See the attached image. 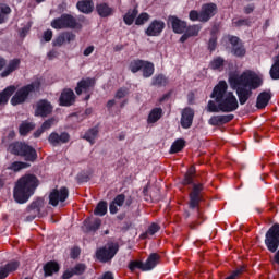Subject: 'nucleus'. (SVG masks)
<instances>
[{"label":"nucleus","instance_id":"1","mask_svg":"<svg viewBox=\"0 0 279 279\" xmlns=\"http://www.w3.org/2000/svg\"><path fill=\"white\" fill-rule=\"evenodd\" d=\"M229 84L236 90L241 106H244L252 97V90L263 86V77L252 70H245L242 74L232 72L229 74Z\"/></svg>","mask_w":279,"mask_h":279},{"label":"nucleus","instance_id":"2","mask_svg":"<svg viewBox=\"0 0 279 279\" xmlns=\"http://www.w3.org/2000/svg\"><path fill=\"white\" fill-rule=\"evenodd\" d=\"M211 98L219 104L220 112H234L239 110V100L232 92H228V83L220 81L211 93Z\"/></svg>","mask_w":279,"mask_h":279},{"label":"nucleus","instance_id":"3","mask_svg":"<svg viewBox=\"0 0 279 279\" xmlns=\"http://www.w3.org/2000/svg\"><path fill=\"white\" fill-rule=\"evenodd\" d=\"M38 189V178L34 174H25L20 178L13 190V197L17 204H25L31 195Z\"/></svg>","mask_w":279,"mask_h":279},{"label":"nucleus","instance_id":"4","mask_svg":"<svg viewBox=\"0 0 279 279\" xmlns=\"http://www.w3.org/2000/svg\"><path fill=\"white\" fill-rule=\"evenodd\" d=\"M8 151L9 154H12V156H20V158H24L26 162H36V160H38V153L36 151V148L25 142L11 143L8 147Z\"/></svg>","mask_w":279,"mask_h":279},{"label":"nucleus","instance_id":"5","mask_svg":"<svg viewBox=\"0 0 279 279\" xmlns=\"http://www.w3.org/2000/svg\"><path fill=\"white\" fill-rule=\"evenodd\" d=\"M219 12L217 5L213 2L205 3L202 5L201 12L197 10H191L189 13V19L192 23H208L213 16Z\"/></svg>","mask_w":279,"mask_h":279},{"label":"nucleus","instance_id":"6","mask_svg":"<svg viewBox=\"0 0 279 279\" xmlns=\"http://www.w3.org/2000/svg\"><path fill=\"white\" fill-rule=\"evenodd\" d=\"M41 84L43 83H40V80L37 78L31 84L19 88L13 95V97L11 98V105L19 106L21 104H25V101H27L32 93H36V90H40Z\"/></svg>","mask_w":279,"mask_h":279},{"label":"nucleus","instance_id":"7","mask_svg":"<svg viewBox=\"0 0 279 279\" xmlns=\"http://www.w3.org/2000/svg\"><path fill=\"white\" fill-rule=\"evenodd\" d=\"M52 29H75L77 20L71 14H62L50 23Z\"/></svg>","mask_w":279,"mask_h":279},{"label":"nucleus","instance_id":"8","mask_svg":"<svg viewBox=\"0 0 279 279\" xmlns=\"http://www.w3.org/2000/svg\"><path fill=\"white\" fill-rule=\"evenodd\" d=\"M265 245L269 252H277L279 247V225L275 223L266 232Z\"/></svg>","mask_w":279,"mask_h":279},{"label":"nucleus","instance_id":"9","mask_svg":"<svg viewBox=\"0 0 279 279\" xmlns=\"http://www.w3.org/2000/svg\"><path fill=\"white\" fill-rule=\"evenodd\" d=\"M117 252H119V246L117 244L109 243L96 251V258L100 263H108L111 258H114Z\"/></svg>","mask_w":279,"mask_h":279},{"label":"nucleus","instance_id":"10","mask_svg":"<svg viewBox=\"0 0 279 279\" xmlns=\"http://www.w3.org/2000/svg\"><path fill=\"white\" fill-rule=\"evenodd\" d=\"M69 199V189L62 186L61 189H53L49 194L50 206H58L59 204H64Z\"/></svg>","mask_w":279,"mask_h":279},{"label":"nucleus","instance_id":"11","mask_svg":"<svg viewBox=\"0 0 279 279\" xmlns=\"http://www.w3.org/2000/svg\"><path fill=\"white\" fill-rule=\"evenodd\" d=\"M53 112V106L47 99H40L35 104V117H49Z\"/></svg>","mask_w":279,"mask_h":279},{"label":"nucleus","instance_id":"12","mask_svg":"<svg viewBox=\"0 0 279 279\" xmlns=\"http://www.w3.org/2000/svg\"><path fill=\"white\" fill-rule=\"evenodd\" d=\"M204 191V184H193L192 192L190 193V208H199V202H202V192Z\"/></svg>","mask_w":279,"mask_h":279},{"label":"nucleus","instance_id":"13","mask_svg":"<svg viewBox=\"0 0 279 279\" xmlns=\"http://www.w3.org/2000/svg\"><path fill=\"white\" fill-rule=\"evenodd\" d=\"M166 24L162 20H154L145 31L146 36H160L165 32Z\"/></svg>","mask_w":279,"mask_h":279},{"label":"nucleus","instance_id":"14","mask_svg":"<svg viewBox=\"0 0 279 279\" xmlns=\"http://www.w3.org/2000/svg\"><path fill=\"white\" fill-rule=\"evenodd\" d=\"M40 208H43V199H36L26 208V221H34L35 217H40Z\"/></svg>","mask_w":279,"mask_h":279},{"label":"nucleus","instance_id":"15","mask_svg":"<svg viewBox=\"0 0 279 279\" xmlns=\"http://www.w3.org/2000/svg\"><path fill=\"white\" fill-rule=\"evenodd\" d=\"M199 32H202V25L199 24H192L186 26L185 31L183 32V35L180 38V43H186L189 38H195L199 36Z\"/></svg>","mask_w":279,"mask_h":279},{"label":"nucleus","instance_id":"16","mask_svg":"<svg viewBox=\"0 0 279 279\" xmlns=\"http://www.w3.org/2000/svg\"><path fill=\"white\" fill-rule=\"evenodd\" d=\"M71 140V135L66 132H62L61 134H58L56 132H52L48 136V141L50 145H53V147H57V145H63L64 143H69Z\"/></svg>","mask_w":279,"mask_h":279},{"label":"nucleus","instance_id":"17","mask_svg":"<svg viewBox=\"0 0 279 279\" xmlns=\"http://www.w3.org/2000/svg\"><path fill=\"white\" fill-rule=\"evenodd\" d=\"M229 43L232 45V53L236 56V58H243L246 53L245 47L241 43V39L236 36L229 37Z\"/></svg>","mask_w":279,"mask_h":279},{"label":"nucleus","instance_id":"18","mask_svg":"<svg viewBox=\"0 0 279 279\" xmlns=\"http://www.w3.org/2000/svg\"><path fill=\"white\" fill-rule=\"evenodd\" d=\"M96 81L95 78L86 77L82 78L77 86L75 87L76 95H82V93H88L92 88H95Z\"/></svg>","mask_w":279,"mask_h":279},{"label":"nucleus","instance_id":"19","mask_svg":"<svg viewBox=\"0 0 279 279\" xmlns=\"http://www.w3.org/2000/svg\"><path fill=\"white\" fill-rule=\"evenodd\" d=\"M195 117V112L190 107L184 108L181 113V126L184 130H189L193 125V119Z\"/></svg>","mask_w":279,"mask_h":279},{"label":"nucleus","instance_id":"20","mask_svg":"<svg viewBox=\"0 0 279 279\" xmlns=\"http://www.w3.org/2000/svg\"><path fill=\"white\" fill-rule=\"evenodd\" d=\"M19 69H21V59H11L5 69L0 73V77H10V75H12L14 71H19Z\"/></svg>","mask_w":279,"mask_h":279},{"label":"nucleus","instance_id":"21","mask_svg":"<svg viewBox=\"0 0 279 279\" xmlns=\"http://www.w3.org/2000/svg\"><path fill=\"white\" fill-rule=\"evenodd\" d=\"M75 40V34L73 32H63L52 41L53 47H62L66 43H73Z\"/></svg>","mask_w":279,"mask_h":279},{"label":"nucleus","instance_id":"22","mask_svg":"<svg viewBox=\"0 0 279 279\" xmlns=\"http://www.w3.org/2000/svg\"><path fill=\"white\" fill-rule=\"evenodd\" d=\"M60 106H73L75 104V93L73 89H63L59 98Z\"/></svg>","mask_w":279,"mask_h":279},{"label":"nucleus","instance_id":"23","mask_svg":"<svg viewBox=\"0 0 279 279\" xmlns=\"http://www.w3.org/2000/svg\"><path fill=\"white\" fill-rule=\"evenodd\" d=\"M123 204H125V194L117 195L109 205V213L111 215H117V213H119V208H121Z\"/></svg>","mask_w":279,"mask_h":279},{"label":"nucleus","instance_id":"24","mask_svg":"<svg viewBox=\"0 0 279 279\" xmlns=\"http://www.w3.org/2000/svg\"><path fill=\"white\" fill-rule=\"evenodd\" d=\"M234 119V114H226V116H213L209 119V125H226V123H230Z\"/></svg>","mask_w":279,"mask_h":279},{"label":"nucleus","instance_id":"25","mask_svg":"<svg viewBox=\"0 0 279 279\" xmlns=\"http://www.w3.org/2000/svg\"><path fill=\"white\" fill-rule=\"evenodd\" d=\"M160 263V255L158 253H151L146 262H144V271H151Z\"/></svg>","mask_w":279,"mask_h":279},{"label":"nucleus","instance_id":"26","mask_svg":"<svg viewBox=\"0 0 279 279\" xmlns=\"http://www.w3.org/2000/svg\"><path fill=\"white\" fill-rule=\"evenodd\" d=\"M97 14L101 16V19H108V16H112L114 14V9H112L108 3L101 2L96 5Z\"/></svg>","mask_w":279,"mask_h":279},{"label":"nucleus","instance_id":"27","mask_svg":"<svg viewBox=\"0 0 279 279\" xmlns=\"http://www.w3.org/2000/svg\"><path fill=\"white\" fill-rule=\"evenodd\" d=\"M76 8L83 14H90L95 10V3L93 0H80L76 3Z\"/></svg>","mask_w":279,"mask_h":279},{"label":"nucleus","instance_id":"28","mask_svg":"<svg viewBox=\"0 0 279 279\" xmlns=\"http://www.w3.org/2000/svg\"><path fill=\"white\" fill-rule=\"evenodd\" d=\"M270 100H271V93H269V92H262L257 96L256 108H258V110H263V108H267V106L269 105Z\"/></svg>","mask_w":279,"mask_h":279},{"label":"nucleus","instance_id":"29","mask_svg":"<svg viewBox=\"0 0 279 279\" xmlns=\"http://www.w3.org/2000/svg\"><path fill=\"white\" fill-rule=\"evenodd\" d=\"M171 25L174 34H184L186 26L189 25L186 22L178 19L177 16L171 17Z\"/></svg>","mask_w":279,"mask_h":279},{"label":"nucleus","instance_id":"30","mask_svg":"<svg viewBox=\"0 0 279 279\" xmlns=\"http://www.w3.org/2000/svg\"><path fill=\"white\" fill-rule=\"evenodd\" d=\"M14 93H16V86H14V85H11V86H8L7 88H4L0 93V106H5V104H8V101H10V97L13 96Z\"/></svg>","mask_w":279,"mask_h":279},{"label":"nucleus","instance_id":"31","mask_svg":"<svg viewBox=\"0 0 279 279\" xmlns=\"http://www.w3.org/2000/svg\"><path fill=\"white\" fill-rule=\"evenodd\" d=\"M162 114H163L162 108L160 107L153 108L148 114L147 123L148 124L158 123V121L162 119Z\"/></svg>","mask_w":279,"mask_h":279},{"label":"nucleus","instance_id":"32","mask_svg":"<svg viewBox=\"0 0 279 279\" xmlns=\"http://www.w3.org/2000/svg\"><path fill=\"white\" fill-rule=\"evenodd\" d=\"M12 14V8L8 3L0 2V25L8 23L10 15Z\"/></svg>","mask_w":279,"mask_h":279},{"label":"nucleus","instance_id":"33","mask_svg":"<svg viewBox=\"0 0 279 279\" xmlns=\"http://www.w3.org/2000/svg\"><path fill=\"white\" fill-rule=\"evenodd\" d=\"M137 16H138V7L135 5L133 9L128 10V12L123 16V21L125 25H133Z\"/></svg>","mask_w":279,"mask_h":279},{"label":"nucleus","instance_id":"34","mask_svg":"<svg viewBox=\"0 0 279 279\" xmlns=\"http://www.w3.org/2000/svg\"><path fill=\"white\" fill-rule=\"evenodd\" d=\"M60 271V265H58V262H48L44 266V274L45 277L53 276V274H58Z\"/></svg>","mask_w":279,"mask_h":279},{"label":"nucleus","instance_id":"35","mask_svg":"<svg viewBox=\"0 0 279 279\" xmlns=\"http://www.w3.org/2000/svg\"><path fill=\"white\" fill-rule=\"evenodd\" d=\"M195 166L190 167V169L186 171L184 179L182 181L183 186H189V184H193V179L195 178Z\"/></svg>","mask_w":279,"mask_h":279},{"label":"nucleus","instance_id":"36","mask_svg":"<svg viewBox=\"0 0 279 279\" xmlns=\"http://www.w3.org/2000/svg\"><path fill=\"white\" fill-rule=\"evenodd\" d=\"M32 165L25 162V161H14L10 165L9 169L10 171H14V173H19V171H23V169H29Z\"/></svg>","mask_w":279,"mask_h":279},{"label":"nucleus","instance_id":"37","mask_svg":"<svg viewBox=\"0 0 279 279\" xmlns=\"http://www.w3.org/2000/svg\"><path fill=\"white\" fill-rule=\"evenodd\" d=\"M143 64H145V60L136 59L130 62L129 69L131 73H138V71H143Z\"/></svg>","mask_w":279,"mask_h":279},{"label":"nucleus","instance_id":"38","mask_svg":"<svg viewBox=\"0 0 279 279\" xmlns=\"http://www.w3.org/2000/svg\"><path fill=\"white\" fill-rule=\"evenodd\" d=\"M186 145V142L184 140L179 138L171 145L170 154H179V151H182Z\"/></svg>","mask_w":279,"mask_h":279},{"label":"nucleus","instance_id":"39","mask_svg":"<svg viewBox=\"0 0 279 279\" xmlns=\"http://www.w3.org/2000/svg\"><path fill=\"white\" fill-rule=\"evenodd\" d=\"M142 71H143L144 77H151V75H154V71H155L154 63H151L149 61H144Z\"/></svg>","mask_w":279,"mask_h":279},{"label":"nucleus","instance_id":"40","mask_svg":"<svg viewBox=\"0 0 279 279\" xmlns=\"http://www.w3.org/2000/svg\"><path fill=\"white\" fill-rule=\"evenodd\" d=\"M35 125L32 122H22L20 128H19V132L21 134V136H27V134H29V132H32V130H34Z\"/></svg>","mask_w":279,"mask_h":279},{"label":"nucleus","instance_id":"41","mask_svg":"<svg viewBox=\"0 0 279 279\" xmlns=\"http://www.w3.org/2000/svg\"><path fill=\"white\" fill-rule=\"evenodd\" d=\"M106 213H108V203H106L105 201H101L97 204V206L94 210V215L104 217V215H106Z\"/></svg>","mask_w":279,"mask_h":279},{"label":"nucleus","instance_id":"42","mask_svg":"<svg viewBox=\"0 0 279 279\" xmlns=\"http://www.w3.org/2000/svg\"><path fill=\"white\" fill-rule=\"evenodd\" d=\"M158 230H160V226L158 223H151L146 230V232L141 234V239H147V236H154V234H156Z\"/></svg>","mask_w":279,"mask_h":279},{"label":"nucleus","instance_id":"43","mask_svg":"<svg viewBox=\"0 0 279 279\" xmlns=\"http://www.w3.org/2000/svg\"><path fill=\"white\" fill-rule=\"evenodd\" d=\"M151 19L149 13L147 12H142L135 19V25H145V23H148V21Z\"/></svg>","mask_w":279,"mask_h":279},{"label":"nucleus","instance_id":"44","mask_svg":"<svg viewBox=\"0 0 279 279\" xmlns=\"http://www.w3.org/2000/svg\"><path fill=\"white\" fill-rule=\"evenodd\" d=\"M129 269L131 271H135V269H141V271H145V262L132 260L129 263Z\"/></svg>","mask_w":279,"mask_h":279},{"label":"nucleus","instance_id":"45","mask_svg":"<svg viewBox=\"0 0 279 279\" xmlns=\"http://www.w3.org/2000/svg\"><path fill=\"white\" fill-rule=\"evenodd\" d=\"M97 134H99V131L97 129H89L85 135V141H88V143H95V138H97Z\"/></svg>","mask_w":279,"mask_h":279},{"label":"nucleus","instance_id":"46","mask_svg":"<svg viewBox=\"0 0 279 279\" xmlns=\"http://www.w3.org/2000/svg\"><path fill=\"white\" fill-rule=\"evenodd\" d=\"M270 77L272 80H279V56H277V59L270 69Z\"/></svg>","mask_w":279,"mask_h":279},{"label":"nucleus","instance_id":"47","mask_svg":"<svg viewBox=\"0 0 279 279\" xmlns=\"http://www.w3.org/2000/svg\"><path fill=\"white\" fill-rule=\"evenodd\" d=\"M210 69H213L214 71H219V69H223V59L221 57L214 59L210 62Z\"/></svg>","mask_w":279,"mask_h":279},{"label":"nucleus","instance_id":"48","mask_svg":"<svg viewBox=\"0 0 279 279\" xmlns=\"http://www.w3.org/2000/svg\"><path fill=\"white\" fill-rule=\"evenodd\" d=\"M3 268L5 269L8 276H10L12 271H16V269H19V262H11L7 264Z\"/></svg>","mask_w":279,"mask_h":279},{"label":"nucleus","instance_id":"49","mask_svg":"<svg viewBox=\"0 0 279 279\" xmlns=\"http://www.w3.org/2000/svg\"><path fill=\"white\" fill-rule=\"evenodd\" d=\"M54 124L56 118H49L41 124V129L44 130V132H47V130H51V128H53Z\"/></svg>","mask_w":279,"mask_h":279},{"label":"nucleus","instance_id":"50","mask_svg":"<svg viewBox=\"0 0 279 279\" xmlns=\"http://www.w3.org/2000/svg\"><path fill=\"white\" fill-rule=\"evenodd\" d=\"M74 276H82L86 271V265L77 264L75 267L72 268Z\"/></svg>","mask_w":279,"mask_h":279},{"label":"nucleus","instance_id":"51","mask_svg":"<svg viewBox=\"0 0 279 279\" xmlns=\"http://www.w3.org/2000/svg\"><path fill=\"white\" fill-rule=\"evenodd\" d=\"M154 86H166L167 85V78L165 75H158L153 80Z\"/></svg>","mask_w":279,"mask_h":279},{"label":"nucleus","instance_id":"52","mask_svg":"<svg viewBox=\"0 0 279 279\" xmlns=\"http://www.w3.org/2000/svg\"><path fill=\"white\" fill-rule=\"evenodd\" d=\"M218 104V105H217ZM215 104V101L209 100L207 108L209 112H221V109L219 107V102Z\"/></svg>","mask_w":279,"mask_h":279},{"label":"nucleus","instance_id":"53","mask_svg":"<svg viewBox=\"0 0 279 279\" xmlns=\"http://www.w3.org/2000/svg\"><path fill=\"white\" fill-rule=\"evenodd\" d=\"M243 271H245V267L236 268V269L233 270L232 274H231L230 276H228L226 279H236V278H239V276H241V274H243Z\"/></svg>","mask_w":279,"mask_h":279},{"label":"nucleus","instance_id":"54","mask_svg":"<svg viewBox=\"0 0 279 279\" xmlns=\"http://www.w3.org/2000/svg\"><path fill=\"white\" fill-rule=\"evenodd\" d=\"M208 49L209 51H215L217 49V36H213L208 41Z\"/></svg>","mask_w":279,"mask_h":279},{"label":"nucleus","instance_id":"55","mask_svg":"<svg viewBox=\"0 0 279 279\" xmlns=\"http://www.w3.org/2000/svg\"><path fill=\"white\" fill-rule=\"evenodd\" d=\"M80 254H82V250H80V247L77 246H74L72 250H71V253H70V256L71 258H78L80 257Z\"/></svg>","mask_w":279,"mask_h":279},{"label":"nucleus","instance_id":"56","mask_svg":"<svg viewBox=\"0 0 279 279\" xmlns=\"http://www.w3.org/2000/svg\"><path fill=\"white\" fill-rule=\"evenodd\" d=\"M51 38H53V31L47 29L44 33V40H45V43H51Z\"/></svg>","mask_w":279,"mask_h":279},{"label":"nucleus","instance_id":"57","mask_svg":"<svg viewBox=\"0 0 279 279\" xmlns=\"http://www.w3.org/2000/svg\"><path fill=\"white\" fill-rule=\"evenodd\" d=\"M101 228V219H96L94 223L90 226L89 230H93L94 232L99 230Z\"/></svg>","mask_w":279,"mask_h":279},{"label":"nucleus","instance_id":"58","mask_svg":"<svg viewBox=\"0 0 279 279\" xmlns=\"http://www.w3.org/2000/svg\"><path fill=\"white\" fill-rule=\"evenodd\" d=\"M125 95H128V90L120 88L116 93V99H123V97H125Z\"/></svg>","mask_w":279,"mask_h":279},{"label":"nucleus","instance_id":"59","mask_svg":"<svg viewBox=\"0 0 279 279\" xmlns=\"http://www.w3.org/2000/svg\"><path fill=\"white\" fill-rule=\"evenodd\" d=\"M171 98V92L163 94L159 99L158 104H165V101H168V99Z\"/></svg>","mask_w":279,"mask_h":279},{"label":"nucleus","instance_id":"60","mask_svg":"<svg viewBox=\"0 0 279 279\" xmlns=\"http://www.w3.org/2000/svg\"><path fill=\"white\" fill-rule=\"evenodd\" d=\"M73 276H75V274L73 272V269H71V270L64 271L63 275H62V278L63 279H71V278H73Z\"/></svg>","mask_w":279,"mask_h":279},{"label":"nucleus","instance_id":"61","mask_svg":"<svg viewBox=\"0 0 279 279\" xmlns=\"http://www.w3.org/2000/svg\"><path fill=\"white\" fill-rule=\"evenodd\" d=\"M256 7H254V4H248L246 7H244V14H252V12H254Z\"/></svg>","mask_w":279,"mask_h":279},{"label":"nucleus","instance_id":"62","mask_svg":"<svg viewBox=\"0 0 279 279\" xmlns=\"http://www.w3.org/2000/svg\"><path fill=\"white\" fill-rule=\"evenodd\" d=\"M248 24H250V22H248L247 20H245V19H243V20H238V21L235 22L236 27H241V26H243V25H248Z\"/></svg>","mask_w":279,"mask_h":279},{"label":"nucleus","instance_id":"63","mask_svg":"<svg viewBox=\"0 0 279 279\" xmlns=\"http://www.w3.org/2000/svg\"><path fill=\"white\" fill-rule=\"evenodd\" d=\"M95 51V47L94 46H89L84 50V56H90V53H93Z\"/></svg>","mask_w":279,"mask_h":279},{"label":"nucleus","instance_id":"64","mask_svg":"<svg viewBox=\"0 0 279 279\" xmlns=\"http://www.w3.org/2000/svg\"><path fill=\"white\" fill-rule=\"evenodd\" d=\"M272 265H279V248L278 252L275 254L274 258L271 259Z\"/></svg>","mask_w":279,"mask_h":279}]
</instances>
